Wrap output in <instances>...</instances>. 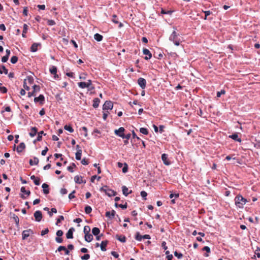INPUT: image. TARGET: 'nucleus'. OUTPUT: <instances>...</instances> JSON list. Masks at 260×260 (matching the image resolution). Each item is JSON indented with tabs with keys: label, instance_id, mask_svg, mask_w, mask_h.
I'll list each match as a JSON object with an SVG mask.
<instances>
[{
	"label": "nucleus",
	"instance_id": "1",
	"mask_svg": "<svg viewBox=\"0 0 260 260\" xmlns=\"http://www.w3.org/2000/svg\"><path fill=\"white\" fill-rule=\"evenodd\" d=\"M182 38L180 35L175 30H174L169 37V40L173 42L176 46H179L182 42Z\"/></svg>",
	"mask_w": 260,
	"mask_h": 260
},
{
	"label": "nucleus",
	"instance_id": "2",
	"mask_svg": "<svg viewBox=\"0 0 260 260\" xmlns=\"http://www.w3.org/2000/svg\"><path fill=\"white\" fill-rule=\"evenodd\" d=\"M235 205L240 208H242L243 206L247 203V201L241 195H238L235 199Z\"/></svg>",
	"mask_w": 260,
	"mask_h": 260
},
{
	"label": "nucleus",
	"instance_id": "3",
	"mask_svg": "<svg viewBox=\"0 0 260 260\" xmlns=\"http://www.w3.org/2000/svg\"><path fill=\"white\" fill-rule=\"evenodd\" d=\"M100 190L101 191L104 192L109 197L115 196L116 194V191L111 189L109 188L107 185H105L102 187L100 189Z\"/></svg>",
	"mask_w": 260,
	"mask_h": 260
},
{
	"label": "nucleus",
	"instance_id": "4",
	"mask_svg": "<svg viewBox=\"0 0 260 260\" xmlns=\"http://www.w3.org/2000/svg\"><path fill=\"white\" fill-rule=\"evenodd\" d=\"M113 107V104L111 101H106L103 106V109L104 111L111 110Z\"/></svg>",
	"mask_w": 260,
	"mask_h": 260
},
{
	"label": "nucleus",
	"instance_id": "5",
	"mask_svg": "<svg viewBox=\"0 0 260 260\" xmlns=\"http://www.w3.org/2000/svg\"><path fill=\"white\" fill-rule=\"evenodd\" d=\"M34 232L31 229H28L27 230H24L22 232V238L23 240L26 239L28 238L30 235L33 234Z\"/></svg>",
	"mask_w": 260,
	"mask_h": 260
},
{
	"label": "nucleus",
	"instance_id": "6",
	"mask_svg": "<svg viewBox=\"0 0 260 260\" xmlns=\"http://www.w3.org/2000/svg\"><path fill=\"white\" fill-rule=\"evenodd\" d=\"M138 83L141 88L144 89L146 86V81L143 78H139L138 79Z\"/></svg>",
	"mask_w": 260,
	"mask_h": 260
},
{
	"label": "nucleus",
	"instance_id": "7",
	"mask_svg": "<svg viewBox=\"0 0 260 260\" xmlns=\"http://www.w3.org/2000/svg\"><path fill=\"white\" fill-rule=\"evenodd\" d=\"M125 129L123 127H121L120 128H119L118 129H116L115 130V134L122 138H124V132Z\"/></svg>",
	"mask_w": 260,
	"mask_h": 260
},
{
	"label": "nucleus",
	"instance_id": "8",
	"mask_svg": "<svg viewBox=\"0 0 260 260\" xmlns=\"http://www.w3.org/2000/svg\"><path fill=\"white\" fill-rule=\"evenodd\" d=\"M34 217L35 218V220L40 222L42 218V212L40 211H37L34 213Z\"/></svg>",
	"mask_w": 260,
	"mask_h": 260
},
{
	"label": "nucleus",
	"instance_id": "9",
	"mask_svg": "<svg viewBox=\"0 0 260 260\" xmlns=\"http://www.w3.org/2000/svg\"><path fill=\"white\" fill-rule=\"evenodd\" d=\"M45 101V98L43 94H40L38 97H36L34 99V102L35 103L40 102L41 105H43Z\"/></svg>",
	"mask_w": 260,
	"mask_h": 260
},
{
	"label": "nucleus",
	"instance_id": "10",
	"mask_svg": "<svg viewBox=\"0 0 260 260\" xmlns=\"http://www.w3.org/2000/svg\"><path fill=\"white\" fill-rule=\"evenodd\" d=\"M143 53L144 54L146 55L144 57L145 59L148 60L151 58L152 54H151V52H150V51L148 49H147V48L143 49Z\"/></svg>",
	"mask_w": 260,
	"mask_h": 260
},
{
	"label": "nucleus",
	"instance_id": "11",
	"mask_svg": "<svg viewBox=\"0 0 260 260\" xmlns=\"http://www.w3.org/2000/svg\"><path fill=\"white\" fill-rule=\"evenodd\" d=\"M122 191L123 194L125 196H127L129 194H131L132 193V190H129L128 188L126 186H122Z\"/></svg>",
	"mask_w": 260,
	"mask_h": 260
},
{
	"label": "nucleus",
	"instance_id": "12",
	"mask_svg": "<svg viewBox=\"0 0 260 260\" xmlns=\"http://www.w3.org/2000/svg\"><path fill=\"white\" fill-rule=\"evenodd\" d=\"M75 229L73 228H70L66 234V237L67 239L73 238V232Z\"/></svg>",
	"mask_w": 260,
	"mask_h": 260
},
{
	"label": "nucleus",
	"instance_id": "13",
	"mask_svg": "<svg viewBox=\"0 0 260 260\" xmlns=\"http://www.w3.org/2000/svg\"><path fill=\"white\" fill-rule=\"evenodd\" d=\"M118 168H122V172L125 173L127 172L128 166L127 164H117Z\"/></svg>",
	"mask_w": 260,
	"mask_h": 260
},
{
	"label": "nucleus",
	"instance_id": "14",
	"mask_svg": "<svg viewBox=\"0 0 260 260\" xmlns=\"http://www.w3.org/2000/svg\"><path fill=\"white\" fill-rule=\"evenodd\" d=\"M112 21L114 23H116V24H119V25H118V27L119 28H121V27L123 26V24L121 22H119L118 21V19H117V17L116 15H113L112 16Z\"/></svg>",
	"mask_w": 260,
	"mask_h": 260
},
{
	"label": "nucleus",
	"instance_id": "15",
	"mask_svg": "<svg viewBox=\"0 0 260 260\" xmlns=\"http://www.w3.org/2000/svg\"><path fill=\"white\" fill-rule=\"evenodd\" d=\"M38 132V128L36 127H32L30 129V132L29 133L31 137H34Z\"/></svg>",
	"mask_w": 260,
	"mask_h": 260
},
{
	"label": "nucleus",
	"instance_id": "16",
	"mask_svg": "<svg viewBox=\"0 0 260 260\" xmlns=\"http://www.w3.org/2000/svg\"><path fill=\"white\" fill-rule=\"evenodd\" d=\"M229 137L230 138H232V139H233L234 140H235L236 141H237V142H241V138H239L238 135L237 133H235V134H233L232 135H230L229 136Z\"/></svg>",
	"mask_w": 260,
	"mask_h": 260
},
{
	"label": "nucleus",
	"instance_id": "17",
	"mask_svg": "<svg viewBox=\"0 0 260 260\" xmlns=\"http://www.w3.org/2000/svg\"><path fill=\"white\" fill-rule=\"evenodd\" d=\"M43 188V193L44 194H48L49 192V185L46 183H43L42 186Z\"/></svg>",
	"mask_w": 260,
	"mask_h": 260
},
{
	"label": "nucleus",
	"instance_id": "18",
	"mask_svg": "<svg viewBox=\"0 0 260 260\" xmlns=\"http://www.w3.org/2000/svg\"><path fill=\"white\" fill-rule=\"evenodd\" d=\"M50 72L51 73V74L52 75H54V78H56V77H58V75H56V73H57V68L55 66H52L50 69Z\"/></svg>",
	"mask_w": 260,
	"mask_h": 260
},
{
	"label": "nucleus",
	"instance_id": "19",
	"mask_svg": "<svg viewBox=\"0 0 260 260\" xmlns=\"http://www.w3.org/2000/svg\"><path fill=\"white\" fill-rule=\"evenodd\" d=\"M115 211L114 210H112L111 212L107 211L106 212V216L110 218H112L114 217L115 215Z\"/></svg>",
	"mask_w": 260,
	"mask_h": 260
},
{
	"label": "nucleus",
	"instance_id": "20",
	"mask_svg": "<svg viewBox=\"0 0 260 260\" xmlns=\"http://www.w3.org/2000/svg\"><path fill=\"white\" fill-rule=\"evenodd\" d=\"M85 240L87 242H91L93 239V236L90 233L85 234Z\"/></svg>",
	"mask_w": 260,
	"mask_h": 260
},
{
	"label": "nucleus",
	"instance_id": "21",
	"mask_svg": "<svg viewBox=\"0 0 260 260\" xmlns=\"http://www.w3.org/2000/svg\"><path fill=\"white\" fill-rule=\"evenodd\" d=\"M30 179L33 180L34 181V183L36 185H39L40 184V179L38 177H36L35 175H32L30 176Z\"/></svg>",
	"mask_w": 260,
	"mask_h": 260
},
{
	"label": "nucleus",
	"instance_id": "22",
	"mask_svg": "<svg viewBox=\"0 0 260 260\" xmlns=\"http://www.w3.org/2000/svg\"><path fill=\"white\" fill-rule=\"evenodd\" d=\"M40 45V44L34 43L32 44L30 47V51L35 52L38 50V47Z\"/></svg>",
	"mask_w": 260,
	"mask_h": 260
},
{
	"label": "nucleus",
	"instance_id": "23",
	"mask_svg": "<svg viewBox=\"0 0 260 260\" xmlns=\"http://www.w3.org/2000/svg\"><path fill=\"white\" fill-rule=\"evenodd\" d=\"M107 244H108V241L107 240L103 241L101 242V249L102 251H105L106 250V246L107 245Z\"/></svg>",
	"mask_w": 260,
	"mask_h": 260
},
{
	"label": "nucleus",
	"instance_id": "24",
	"mask_svg": "<svg viewBox=\"0 0 260 260\" xmlns=\"http://www.w3.org/2000/svg\"><path fill=\"white\" fill-rule=\"evenodd\" d=\"M25 148V145L24 143H21L17 148V151L18 152H22Z\"/></svg>",
	"mask_w": 260,
	"mask_h": 260
},
{
	"label": "nucleus",
	"instance_id": "25",
	"mask_svg": "<svg viewBox=\"0 0 260 260\" xmlns=\"http://www.w3.org/2000/svg\"><path fill=\"white\" fill-rule=\"evenodd\" d=\"M100 103V100L98 98H94L93 100V105L92 106L94 108H97L99 106V104Z\"/></svg>",
	"mask_w": 260,
	"mask_h": 260
},
{
	"label": "nucleus",
	"instance_id": "26",
	"mask_svg": "<svg viewBox=\"0 0 260 260\" xmlns=\"http://www.w3.org/2000/svg\"><path fill=\"white\" fill-rule=\"evenodd\" d=\"M116 238L119 240V241L124 243L126 241V237L125 236L123 235H116Z\"/></svg>",
	"mask_w": 260,
	"mask_h": 260
},
{
	"label": "nucleus",
	"instance_id": "27",
	"mask_svg": "<svg viewBox=\"0 0 260 260\" xmlns=\"http://www.w3.org/2000/svg\"><path fill=\"white\" fill-rule=\"evenodd\" d=\"M74 180L76 183L78 184H81L83 182L82 177L79 175H77L74 177Z\"/></svg>",
	"mask_w": 260,
	"mask_h": 260
},
{
	"label": "nucleus",
	"instance_id": "28",
	"mask_svg": "<svg viewBox=\"0 0 260 260\" xmlns=\"http://www.w3.org/2000/svg\"><path fill=\"white\" fill-rule=\"evenodd\" d=\"M3 73L7 75L8 73V70L4 65H2L0 66V74H3Z\"/></svg>",
	"mask_w": 260,
	"mask_h": 260
},
{
	"label": "nucleus",
	"instance_id": "29",
	"mask_svg": "<svg viewBox=\"0 0 260 260\" xmlns=\"http://www.w3.org/2000/svg\"><path fill=\"white\" fill-rule=\"evenodd\" d=\"M94 38L97 41L100 42L102 40L103 37L101 35L96 33L94 35Z\"/></svg>",
	"mask_w": 260,
	"mask_h": 260
},
{
	"label": "nucleus",
	"instance_id": "30",
	"mask_svg": "<svg viewBox=\"0 0 260 260\" xmlns=\"http://www.w3.org/2000/svg\"><path fill=\"white\" fill-rule=\"evenodd\" d=\"M78 85L79 87L81 88H85L89 87L88 85L87 84L86 82H80L78 83Z\"/></svg>",
	"mask_w": 260,
	"mask_h": 260
},
{
	"label": "nucleus",
	"instance_id": "31",
	"mask_svg": "<svg viewBox=\"0 0 260 260\" xmlns=\"http://www.w3.org/2000/svg\"><path fill=\"white\" fill-rule=\"evenodd\" d=\"M27 29H28L27 25L26 24H23V32H22V36L23 38L26 37L25 34L27 32Z\"/></svg>",
	"mask_w": 260,
	"mask_h": 260
},
{
	"label": "nucleus",
	"instance_id": "32",
	"mask_svg": "<svg viewBox=\"0 0 260 260\" xmlns=\"http://www.w3.org/2000/svg\"><path fill=\"white\" fill-rule=\"evenodd\" d=\"M100 233V230L98 228H93L92 230V233L94 236H98Z\"/></svg>",
	"mask_w": 260,
	"mask_h": 260
},
{
	"label": "nucleus",
	"instance_id": "33",
	"mask_svg": "<svg viewBox=\"0 0 260 260\" xmlns=\"http://www.w3.org/2000/svg\"><path fill=\"white\" fill-rule=\"evenodd\" d=\"M13 218L14 220V221L16 223V226L18 227L19 225V219L18 216L15 215V214H13Z\"/></svg>",
	"mask_w": 260,
	"mask_h": 260
},
{
	"label": "nucleus",
	"instance_id": "34",
	"mask_svg": "<svg viewBox=\"0 0 260 260\" xmlns=\"http://www.w3.org/2000/svg\"><path fill=\"white\" fill-rule=\"evenodd\" d=\"M21 191L22 192V193H24V194H25L27 197L29 196L30 193V192L29 190H26L25 189V187L23 186V187H21Z\"/></svg>",
	"mask_w": 260,
	"mask_h": 260
},
{
	"label": "nucleus",
	"instance_id": "35",
	"mask_svg": "<svg viewBox=\"0 0 260 260\" xmlns=\"http://www.w3.org/2000/svg\"><path fill=\"white\" fill-rule=\"evenodd\" d=\"M25 80H26V82H27L30 85L32 84L34 82V78L31 76H27Z\"/></svg>",
	"mask_w": 260,
	"mask_h": 260
},
{
	"label": "nucleus",
	"instance_id": "36",
	"mask_svg": "<svg viewBox=\"0 0 260 260\" xmlns=\"http://www.w3.org/2000/svg\"><path fill=\"white\" fill-rule=\"evenodd\" d=\"M44 134V135H46V134L44 133V131H42L38 133V137L37 138V140L38 141H40L42 140V135Z\"/></svg>",
	"mask_w": 260,
	"mask_h": 260
},
{
	"label": "nucleus",
	"instance_id": "37",
	"mask_svg": "<svg viewBox=\"0 0 260 260\" xmlns=\"http://www.w3.org/2000/svg\"><path fill=\"white\" fill-rule=\"evenodd\" d=\"M140 132L144 135H148V131L146 128L141 127L140 128Z\"/></svg>",
	"mask_w": 260,
	"mask_h": 260
},
{
	"label": "nucleus",
	"instance_id": "38",
	"mask_svg": "<svg viewBox=\"0 0 260 260\" xmlns=\"http://www.w3.org/2000/svg\"><path fill=\"white\" fill-rule=\"evenodd\" d=\"M90 228L89 226L86 225L84 226V230H83L84 234L90 233Z\"/></svg>",
	"mask_w": 260,
	"mask_h": 260
},
{
	"label": "nucleus",
	"instance_id": "39",
	"mask_svg": "<svg viewBox=\"0 0 260 260\" xmlns=\"http://www.w3.org/2000/svg\"><path fill=\"white\" fill-rule=\"evenodd\" d=\"M76 167V166L75 164H73L72 166L68 167L67 169L69 172L73 173L74 172V169Z\"/></svg>",
	"mask_w": 260,
	"mask_h": 260
},
{
	"label": "nucleus",
	"instance_id": "40",
	"mask_svg": "<svg viewBox=\"0 0 260 260\" xmlns=\"http://www.w3.org/2000/svg\"><path fill=\"white\" fill-rule=\"evenodd\" d=\"M64 128L70 132V133H73L74 132V129L72 128V126H71L70 125H66L64 126Z\"/></svg>",
	"mask_w": 260,
	"mask_h": 260
},
{
	"label": "nucleus",
	"instance_id": "41",
	"mask_svg": "<svg viewBox=\"0 0 260 260\" xmlns=\"http://www.w3.org/2000/svg\"><path fill=\"white\" fill-rule=\"evenodd\" d=\"M11 62L13 64L16 63L18 61V57L16 56H13L11 58Z\"/></svg>",
	"mask_w": 260,
	"mask_h": 260
},
{
	"label": "nucleus",
	"instance_id": "42",
	"mask_svg": "<svg viewBox=\"0 0 260 260\" xmlns=\"http://www.w3.org/2000/svg\"><path fill=\"white\" fill-rule=\"evenodd\" d=\"M92 211V208L89 206H87L85 208V212L86 214H90Z\"/></svg>",
	"mask_w": 260,
	"mask_h": 260
},
{
	"label": "nucleus",
	"instance_id": "43",
	"mask_svg": "<svg viewBox=\"0 0 260 260\" xmlns=\"http://www.w3.org/2000/svg\"><path fill=\"white\" fill-rule=\"evenodd\" d=\"M100 176H97L96 175H93L91 177L90 181L92 183L94 182L95 179H97L98 180H99L101 179Z\"/></svg>",
	"mask_w": 260,
	"mask_h": 260
},
{
	"label": "nucleus",
	"instance_id": "44",
	"mask_svg": "<svg viewBox=\"0 0 260 260\" xmlns=\"http://www.w3.org/2000/svg\"><path fill=\"white\" fill-rule=\"evenodd\" d=\"M54 157H55V159L60 158V160L61 161H62L63 160L62 155L61 154L55 153L54 154ZM54 160H56V159H55Z\"/></svg>",
	"mask_w": 260,
	"mask_h": 260
},
{
	"label": "nucleus",
	"instance_id": "45",
	"mask_svg": "<svg viewBox=\"0 0 260 260\" xmlns=\"http://www.w3.org/2000/svg\"><path fill=\"white\" fill-rule=\"evenodd\" d=\"M168 158V155L167 154L164 153L161 155V159L164 161V162H168L167 161Z\"/></svg>",
	"mask_w": 260,
	"mask_h": 260
},
{
	"label": "nucleus",
	"instance_id": "46",
	"mask_svg": "<svg viewBox=\"0 0 260 260\" xmlns=\"http://www.w3.org/2000/svg\"><path fill=\"white\" fill-rule=\"evenodd\" d=\"M32 87L33 90L34 91V92H35V93L36 92H39L40 90V87L39 85H34L32 86Z\"/></svg>",
	"mask_w": 260,
	"mask_h": 260
},
{
	"label": "nucleus",
	"instance_id": "47",
	"mask_svg": "<svg viewBox=\"0 0 260 260\" xmlns=\"http://www.w3.org/2000/svg\"><path fill=\"white\" fill-rule=\"evenodd\" d=\"M135 239L138 241H141L142 236H141L139 232H137L136 235Z\"/></svg>",
	"mask_w": 260,
	"mask_h": 260
},
{
	"label": "nucleus",
	"instance_id": "48",
	"mask_svg": "<svg viewBox=\"0 0 260 260\" xmlns=\"http://www.w3.org/2000/svg\"><path fill=\"white\" fill-rule=\"evenodd\" d=\"M174 255L176 256L178 259H180L183 257V254L181 253H178L177 251L174 252Z\"/></svg>",
	"mask_w": 260,
	"mask_h": 260
},
{
	"label": "nucleus",
	"instance_id": "49",
	"mask_svg": "<svg viewBox=\"0 0 260 260\" xmlns=\"http://www.w3.org/2000/svg\"><path fill=\"white\" fill-rule=\"evenodd\" d=\"M64 220V217L62 215L59 216L58 218L57 219L56 224L58 225L62 220Z\"/></svg>",
	"mask_w": 260,
	"mask_h": 260
},
{
	"label": "nucleus",
	"instance_id": "50",
	"mask_svg": "<svg viewBox=\"0 0 260 260\" xmlns=\"http://www.w3.org/2000/svg\"><path fill=\"white\" fill-rule=\"evenodd\" d=\"M76 158L78 160H80L81 158V152L78 151L76 153Z\"/></svg>",
	"mask_w": 260,
	"mask_h": 260
},
{
	"label": "nucleus",
	"instance_id": "51",
	"mask_svg": "<svg viewBox=\"0 0 260 260\" xmlns=\"http://www.w3.org/2000/svg\"><path fill=\"white\" fill-rule=\"evenodd\" d=\"M90 258V255L89 254H85L84 255L81 256L82 260H87Z\"/></svg>",
	"mask_w": 260,
	"mask_h": 260
},
{
	"label": "nucleus",
	"instance_id": "52",
	"mask_svg": "<svg viewBox=\"0 0 260 260\" xmlns=\"http://www.w3.org/2000/svg\"><path fill=\"white\" fill-rule=\"evenodd\" d=\"M23 87H24V89L26 90H29L30 89L29 87L27 85L26 80H24Z\"/></svg>",
	"mask_w": 260,
	"mask_h": 260
},
{
	"label": "nucleus",
	"instance_id": "53",
	"mask_svg": "<svg viewBox=\"0 0 260 260\" xmlns=\"http://www.w3.org/2000/svg\"><path fill=\"white\" fill-rule=\"evenodd\" d=\"M87 74L83 73L80 75L79 78L82 80H85L86 79Z\"/></svg>",
	"mask_w": 260,
	"mask_h": 260
},
{
	"label": "nucleus",
	"instance_id": "54",
	"mask_svg": "<svg viewBox=\"0 0 260 260\" xmlns=\"http://www.w3.org/2000/svg\"><path fill=\"white\" fill-rule=\"evenodd\" d=\"M63 232H62V231H61L60 230H58L56 233V236L59 237H60L61 236H62L63 235Z\"/></svg>",
	"mask_w": 260,
	"mask_h": 260
},
{
	"label": "nucleus",
	"instance_id": "55",
	"mask_svg": "<svg viewBox=\"0 0 260 260\" xmlns=\"http://www.w3.org/2000/svg\"><path fill=\"white\" fill-rule=\"evenodd\" d=\"M55 241L58 243H61L63 242V239L61 237H57L55 238Z\"/></svg>",
	"mask_w": 260,
	"mask_h": 260
},
{
	"label": "nucleus",
	"instance_id": "56",
	"mask_svg": "<svg viewBox=\"0 0 260 260\" xmlns=\"http://www.w3.org/2000/svg\"><path fill=\"white\" fill-rule=\"evenodd\" d=\"M64 250H66V247L64 246H59L57 249L56 250V252L58 251H61L62 250L64 251Z\"/></svg>",
	"mask_w": 260,
	"mask_h": 260
},
{
	"label": "nucleus",
	"instance_id": "57",
	"mask_svg": "<svg viewBox=\"0 0 260 260\" xmlns=\"http://www.w3.org/2000/svg\"><path fill=\"white\" fill-rule=\"evenodd\" d=\"M48 232H49V230H48V228H46V229H45V230H42V231H41V236H44V235H46V234H48Z\"/></svg>",
	"mask_w": 260,
	"mask_h": 260
},
{
	"label": "nucleus",
	"instance_id": "58",
	"mask_svg": "<svg viewBox=\"0 0 260 260\" xmlns=\"http://www.w3.org/2000/svg\"><path fill=\"white\" fill-rule=\"evenodd\" d=\"M47 24H48V25L52 26V25H55V22L53 20H47Z\"/></svg>",
	"mask_w": 260,
	"mask_h": 260
},
{
	"label": "nucleus",
	"instance_id": "59",
	"mask_svg": "<svg viewBox=\"0 0 260 260\" xmlns=\"http://www.w3.org/2000/svg\"><path fill=\"white\" fill-rule=\"evenodd\" d=\"M75 190H73L71 193L69 194V198L70 200L75 198V196H74V193H75Z\"/></svg>",
	"mask_w": 260,
	"mask_h": 260
},
{
	"label": "nucleus",
	"instance_id": "60",
	"mask_svg": "<svg viewBox=\"0 0 260 260\" xmlns=\"http://www.w3.org/2000/svg\"><path fill=\"white\" fill-rule=\"evenodd\" d=\"M0 91L2 92V93H6L7 92V89L4 87V86H0Z\"/></svg>",
	"mask_w": 260,
	"mask_h": 260
},
{
	"label": "nucleus",
	"instance_id": "61",
	"mask_svg": "<svg viewBox=\"0 0 260 260\" xmlns=\"http://www.w3.org/2000/svg\"><path fill=\"white\" fill-rule=\"evenodd\" d=\"M108 114H109L108 111L103 112V118L104 120H106L107 119V118L108 116Z\"/></svg>",
	"mask_w": 260,
	"mask_h": 260
},
{
	"label": "nucleus",
	"instance_id": "62",
	"mask_svg": "<svg viewBox=\"0 0 260 260\" xmlns=\"http://www.w3.org/2000/svg\"><path fill=\"white\" fill-rule=\"evenodd\" d=\"M225 91L224 90H221L220 91L217 92V96L220 97L221 94H225Z\"/></svg>",
	"mask_w": 260,
	"mask_h": 260
},
{
	"label": "nucleus",
	"instance_id": "63",
	"mask_svg": "<svg viewBox=\"0 0 260 260\" xmlns=\"http://www.w3.org/2000/svg\"><path fill=\"white\" fill-rule=\"evenodd\" d=\"M140 194H141V197L143 198H145V200H146L145 198L146 197V196L147 195V192L145 191H141Z\"/></svg>",
	"mask_w": 260,
	"mask_h": 260
},
{
	"label": "nucleus",
	"instance_id": "64",
	"mask_svg": "<svg viewBox=\"0 0 260 260\" xmlns=\"http://www.w3.org/2000/svg\"><path fill=\"white\" fill-rule=\"evenodd\" d=\"M9 59V57H8L7 56H3L2 58V61L3 62H6L7 61V60H8Z\"/></svg>",
	"mask_w": 260,
	"mask_h": 260
}]
</instances>
